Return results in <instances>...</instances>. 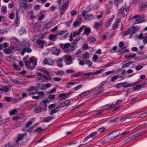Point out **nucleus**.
Wrapping results in <instances>:
<instances>
[{"label":"nucleus","instance_id":"1","mask_svg":"<svg viewBox=\"0 0 147 147\" xmlns=\"http://www.w3.org/2000/svg\"><path fill=\"white\" fill-rule=\"evenodd\" d=\"M70 46V44L69 43H67L65 44H60L59 45L60 47L63 49H65L64 51L65 53H68L69 51H73L75 48L74 46H71L70 48H67Z\"/></svg>","mask_w":147,"mask_h":147},{"label":"nucleus","instance_id":"2","mask_svg":"<svg viewBox=\"0 0 147 147\" xmlns=\"http://www.w3.org/2000/svg\"><path fill=\"white\" fill-rule=\"evenodd\" d=\"M134 85L132 83L127 84V82H124L117 84L115 87L117 88H120L121 86H123L125 88H126L131 86H133Z\"/></svg>","mask_w":147,"mask_h":147},{"label":"nucleus","instance_id":"3","mask_svg":"<svg viewBox=\"0 0 147 147\" xmlns=\"http://www.w3.org/2000/svg\"><path fill=\"white\" fill-rule=\"evenodd\" d=\"M129 9V7L125 5L119 11L118 14H122L123 16H124L125 15L124 11L126 12L128 11Z\"/></svg>","mask_w":147,"mask_h":147},{"label":"nucleus","instance_id":"4","mask_svg":"<svg viewBox=\"0 0 147 147\" xmlns=\"http://www.w3.org/2000/svg\"><path fill=\"white\" fill-rule=\"evenodd\" d=\"M69 3V1H67L65 4L60 7V12L61 16H62L65 11L67 8L68 6Z\"/></svg>","mask_w":147,"mask_h":147},{"label":"nucleus","instance_id":"5","mask_svg":"<svg viewBox=\"0 0 147 147\" xmlns=\"http://www.w3.org/2000/svg\"><path fill=\"white\" fill-rule=\"evenodd\" d=\"M15 49V47L13 46L12 47H10L7 49H5L3 50L4 53L7 54H9L12 53Z\"/></svg>","mask_w":147,"mask_h":147},{"label":"nucleus","instance_id":"6","mask_svg":"<svg viewBox=\"0 0 147 147\" xmlns=\"http://www.w3.org/2000/svg\"><path fill=\"white\" fill-rule=\"evenodd\" d=\"M119 133L118 132V131L116 130L108 134V137H109L111 139H112L117 136L119 135Z\"/></svg>","mask_w":147,"mask_h":147},{"label":"nucleus","instance_id":"7","mask_svg":"<svg viewBox=\"0 0 147 147\" xmlns=\"http://www.w3.org/2000/svg\"><path fill=\"white\" fill-rule=\"evenodd\" d=\"M54 63V61L50 58H45L43 61L44 64H46L48 65H53Z\"/></svg>","mask_w":147,"mask_h":147},{"label":"nucleus","instance_id":"8","mask_svg":"<svg viewBox=\"0 0 147 147\" xmlns=\"http://www.w3.org/2000/svg\"><path fill=\"white\" fill-rule=\"evenodd\" d=\"M52 52L53 54L56 55H59L61 52V50L57 49L56 47H53L52 49Z\"/></svg>","mask_w":147,"mask_h":147},{"label":"nucleus","instance_id":"9","mask_svg":"<svg viewBox=\"0 0 147 147\" xmlns=\"http://www.w3.org/2000/svg\"><path fill=\"white\" fill-rule=\"evenodd\" d=\"M65 59L64 57L62 58H59L57 60H56L55 61L57 63V65L60 67H62L63 65L62 63L63 61V59Z\"/></svg>","mask_w":147,"mask_h":147},{"label":"nucleus","instance_id":"10","mask_svg":"<svg viewBox=\"0 0 147 147\" xmlns=\"http://www.w3.org/2000/svg\"><path fill=\"white\" fill-rule=\"evenodd\" d=\"M71 103V101L69 100H66L65 102H62L60 104L58 108H61L67 105H69Z\"/></svg>","mask_w":147,"mask_h":147},{"label":"nucleus","instance_id":"11","mask_svg":"<svg viewBox=\"0 0 147 147\" xmlns=\"http://www.w3.org/2000/svg\"><path fill=\"white\" fill-rule=\"evenodd\" d=\"M29 7L28 4L26 3L20 2V8L23 9L24 10L27 9Z\"/></svg>","mask_w":147,"mask_h":147},{"label":"nucleus","instance_id":"12","mask_svg":"<svg viewBox=\"0 0 147 147\" xmlns=\"http://www.w3.org/2000/svg\"><path fill=\"white\" fill-rule=\"evenodd\" d=\"M85 26L81 27L79 30L78 31H75L73 33V36L74 37H76L77 35H79L80 34L81 32L82 31Z\"/></svg>","mask_w":147,"mask_h":147},{"label":"nucleus","instance_id":"13","mask_svg":"<svg viewBox=\"0 0 147 147\" xmlns=\"http://www.w3.org/2000/svg\"><path fill=\"white\" fill-rule=\"evenodd\" d=\"M32 50L29 48L25 47L22 51L21 52V54L22 55H23L25 52L28 53H30L32 52Z\"/></svg>","mask_w":147,"mask_h":147},{"label":"nucleus","instance_id":"14","mask_svg":"<svg viewBox=\"0 0 147 147\" xmlns=\"http://www.w3.org/2000/svg\"><path fill=\"white\" fill-rule=\"evenodd\" d=\"M98 89L93 93V95H97L98 94H100L103 92L105 89L103 87H101L99 88L98 87Z\"/></svg>","mask_w":147,"mask_h":147},{"label":"nucleus","instance_id":"15","mask_svg":"<svg viewBox=\"0 0 147 147\" xmlns=\"http://www.w3.org/2000/svg\"><path fill=\"white\" fill-rule=\"evenodd\" d=\"M39 90V88L36 86H31L29 87L27 90L29 91H38Z\"/></svg>","mask_w":147,"mask_h":147},{"label":"nucleus","instance_id":"16","mask_svg":"<svg viewBox=\"0 0 147 147\" xmlns=\"http://www.w3.org/2000/svg\"><path fill=\"white\" fill-rule=\"evenodd\" d=\"M57 35L58 34L56 35L53 34H50L49 36V39L52 41H55L57 38Z\"/></svg>","mask_w":147,"mask_h":147},{"label":"nucleus","instance_id":"17","mask_svg":"<svg viewBox=\"0 0 147 147\" xmlns=\"http://www.w3.org/2000/svg\"><path fill=\"white\" fill-rule=\"evenodd\" d=\"M26 134V133L19 134L18 136L17 140L16 141V142L22 140L23 138L24 137Z\"/></svg>","mask_w":147,"mask_h":147},{"label":"nucleus","instance_id":"18","mask_svg":"<svg viewBox=\"0 0 147 147\" xmlns=\"http://www.w3.org/2000/svg\"><path fill=\"white\" fill-rule=\"evenodd\" d=\"M50 100L49 99H46L44 101H42L40 103H42L43 102V103L44 104V106L45 107V108L43 109V110L44 111H45L47 109V103H48L50 102Z\"/></svg>","mask_w":147,"mask_h":147},{"label":"nucleus","instance_id":"19","mask_svg":"<svg viewBox=\"0 0 147 147\" xmlns=\"http://www.w3.org/2000/svg\"><path fill=\"white\" fill-rule=\"evenodd\" d=\"M29 61L32 63L34 67L37 64V59L35 58L34 59V58H30L29 59Z\"/></svg>","mask_w":147,"mask_h":147},{"label":"nucleus","instance_id":"20","mask_svg":"<svg viewBox=\"0 0 147 147\" xmlns=\"http://www.w3.org/2000/svg\"><path fill=\"white\" fill-rule=\"evenodd\" d=\"M128 50L126 49V48L124 47L121 49L120 50L118 51L117 52L119 55H122L125 52H128Z\"/></svg>","mask_w":147,"mask_h":147},{"label":"nucleus","instance_id":"21","mask_svg":"<svg viewBox=\"0 0 147 147\" xmlns=\"http://www.w3.org/2000/svg\"><path fill=\"white\" fill-rule=\"evenodd\" d=\"M25 65L27 67L28 69H32L34 68V67L31 66L30 62H29L28 61H25Z\"/></svg>","mask_w":147,"mask_h":147},{"label":"nucleus","instance_id":"22","mask_svg":"<svg viewBox=\"0 0 147 147\" xmlns=\"http://www.w3.org/2000/svg\"><path fill=\"white\" fill-rule=\"evenodd\" d=\"M82 20L81 18L79 19V21H76L73 23V25L74 27L78 26L81 23Z\"/></svg>","mask_w":147,"mask_h":147},{"label":"nucleus","instance_id":"23","mask_svg":"<svg viewBox=\"0 0 147 147\" xmlns=\"http://www.w3.org/2000/svg\"><path fill=\"white\" fill-rule=\"evenodd\" d=\"M126 63L123 64L122 66V68H124L126 67L129 66L130 65L134 63V61H126Z\"/></svg>","mask_w":147,"mask_h":147},{"label":"nucleus","instance_id":"24","mask_svg":"<svg viewBox=\"0 0 147 147\" xmlns=\"http://www.w3.org/2000/svg\"><path fill=\"white\" fill-rule=\"evenodd\" d=\"M44 80L45 81V82H47L51 80V77L50 75H48L47 76H43Z\"/></svg>","mask_w":147,"mask_h":147},{"label":"nucleus","instance_id":"25","mask_svg":"<svg viewBox=\"0 0 147 147\" xmlns=\"http://www.w3.org/2000/svg\"><path fill=\"white\" fill-rule=\"evenodd\" d=\"M36 44L37 45H44L45 43L44 40L38 39L36 42Z\"/></svg>","mask_w":147,"mask_h":147},{"label":"nucleus","instance_id":"26","mask_svg":"<svg viewBox=\"0 0 147 147\" xmlns=\"http://www.w3.org/2000/svg\"><path fill=\"white\" fill-rule=\"evenodd\" d=\"M37 87L38 88L39 90L40 89L41 90H44L45 89V84H41L40 83L37 84Z\"/></svg>","mask_w":147,"mask_h":147},{"label":"nucleus","instance_id":"27","mask_svg":"<svg viewBox=\"0 0 147 147\" xmlns=\"http://www.w3.org/2000/svg\"><path fill=\"white\" fill-rule=\"evenodd\" d=\"M93 17V15L92 14H90L84 17V19L86 21L89 20H90Z\"/></svg>","mask_w":147,"mask_h":147},{"label":"nucleus","instance_id":"28","mask_svg":"<svg viewBox=\"0 0 147 147\" xmlns=\"http://www.w3.org/2000/svg\"><path fill=\"white\" fill-rule=\"evenodd\" d=\"M90 29L88 27L85 28L84 30V33L86 35H88L90 32Z\"/></svg>","mask_w":147,"mask_h":147},{"label":"nucleus","instance_id":"29","mask_svg":"<svg viewBox=\"0 0 147 147\" xmlns=\"http://www.w3.org/2000/svg\"><path fill=\"white\" fill-rule=\"evenodd\" d=\"M90 91H85L84 92H83L82 93L80 94L78 96V97H81L82 96H85L87 94H89L90 92Z\"/></svg>","mask_w":147,"mask_h":147},{"label":"nucleus","instance_id":"30","mask_svg":"<svg viewBox=\"0 0 147 147\" xmlns=\"http://www.w3.org/2000/svg\"><path fill=\"white\" fill-rule=\"evenodd\" d=\"M85 64L86 65H88V67H90L92 65V62L89 60H86Z\"/></svg>","mask_w":147,"mask_h":147},{"label":"nucleus","instance_id":"31","mask_svg":"<svg viewBox=\"0 0 147 147\" xmlns=\"http://www.w3.org/2000/svg\"><path fill=\"white\" fill-rule=\"evenodd\" d=\"M102 22L99 21L98 22H96L94 25V27L96 29L98 28H99V26L101 25Z\"/></svg>","mask_w":147,"mask_h":147},{"label":"nucleus","instance_id":"32","mask_svg":"<svg viewBox=\"0 0 147 147\" xmlns=\"http://www.w3.org/2000/svg\"><path fill=\"white\" fill-rule=\"evenodd\" d=\"M10 89L9 86H5L4 87L2 88V91L7 92Z\"/></svg>","mask_w":147,"mask_h":147},{"label":"nucleus","instance_id":"33","mask_svg":"<svg viewBox=\"0 0 147 147\" xmlns=\"http://www.w3.org/2000/svg\"><path fill=\"white\" fill-rule=\"evenodd\" d=\"M140 136V134L139 132L136 133L134 135L131 136L130 137V138L131 139H134L135 138H137L139 136Z\"/></svg>","mask_w":147,"mask_h":147},{"label":"nucleus","instance_id":"34","mask_svg":"<svg viewBox=\"0 0 147 147\" xmlns=\"http://www.w3.org/2000/svg\"><path fill=\"white\" fill-rule=\"evenodd\" d=\"M97 132L94 131L88 135V136L90 138H91L95 136L97 134Z\"/></svg>","mask_w":147,"mask_h":147},{"label":"nucleus","instance_id":"35","mask_svg":"<svg viewBox=\"0 0 147 147\" xmlns=\"http://www.w3.org/2000/svg\"><path fill=\"white\" fill-rule=\"evenodd\" d=\"M57 109H54L50 111H49L50 115H52L53 113H57L58 111Z\"/></svg>","mask_w":147,"mask_h":147},{"label":"nucleus","instance_id":"36","mask_svg":"<svg viewBox=\"0 0 147 147\" xmlns=\"http://www.w3.org/2000/svg\"><path fill=\"white\" fill-rule=\"evenodd\" d=\"M82 74V73L80 72H79L77 73L74 74H72L71 77L72 78H74L75 77H78L80 75H81Z\"/></svg>","mask_w":147,"mask_h":147},{"label":"nucleus","instance_id":"37","mask_svg":"<svg viewBox=\"0 0 147 147\" xmlns=\"http://www.w3.org/2000/svg\"><path fill=\"white\" fill-rule=\"evenodd\" d=\"M104 70V69H101L97 70L95 72H93V75H94L95 74H98L102 72Z\"/></svg>","mask_w":147,"mask_h":147},{"label":"nucleus","instance_id":"38","mask_svg":"<svg viewBox=\"0 0 147 147\" xmlns=\"http://www.w3.org/2000/svg\"><path fill=\"white\" fill-rule=\"evenodd\" d=\"M54 118L51 117H48L46 118L43 121L45 122H49L51 119H53Z\"/></svg>","mask_w":147,"mask_h":147},{"label":"nucleus","instance_id":"39","mask_svg":"<svg viewBox=\"0 0 147 147\" xmlns=\"http://www.w3.org/2000/svg\"><path fill=\"white\" fill-rule=\"evenodd\" d=\"M108 82V81H104L101 82L100 84V86L98 87V88H100L101 87H102L103 86L105 85Z\"/></svg>","mask_w":147,"mask_h":147},{"label":"nucleus","instance_id":"40","mask_svg":"<svg viewBox=\"0 0 147 147\" xmlns=\"http://www.w3.org/2000/svg\"><path fill=\"white\" fill-rule=\"evenodd\" d=\"M1 11L4 13H6L7 12V7L5 6H2Z\"/></svg>","mask_w":147,"mask_h":147},{"label":"nucleus","instance_id":"41","mask_svg":"<svg viewBox=\"0 0 147 147\" xmlns=\"http://www.w3.org/2000/svg\"><path fill=\"white\" fill-rule=\"evenodd\" d=\"M37 94H38L39 96L40 97H42L44 95V93L41 91H37Z\"/></svg>","mask_w":147,"mask_h":147},{"label":"nucleus","instance_id":"42","mask_svg":"<svg viewBox=\"0 0 147 147\" xmlns=\"http://www.w3.org/2000/svg\"><path fill=\"white\" fill-rule=\"evenodd\" d=\"M111 139L109 137H108V134L106 136H105V137L104 139V140L106 142V143L109 142L110 140H111Z\"/></svg>","mask_w":147,"mask_h":147},{"label":"nucleus","instance_id":"43","mask_svg":"<svg viewBox=\"0 0 147 147\" xmlns=\"http://www.w3.org/2000/svg\"><path fill=\"white\" fill-rule=\"evenodd\" d=\"M14 68L17 70H20L21 69L19 65H18L16 64H14L13 65Z\"/></svg>","mask_w":147,"mask_h":147},{"label":"nucleus","instance_id":"44","mask_svg":"<svg viewBox=\"0 0 147 147\" xmlns=\"http://www.w3.org/2000/svg\"><path fill=\"white\" fill-rule=\"evenodd\" d=\"M128 30L129 31V34H133L136 33L135 30L132 28L129 29Z\"/></svg>","mask_w":147,"mask_h":147},{"label":"nucleus","instance_id":"45","mask_svg":"<svg viewBox=\"0 0 147 147\" xmlns=\"http://www.w3.org/2000/svg\"><path fill=\"white\" fill-rule=\"evenodd\" d=\"M142 85H143V86L144 85V84H140L139 85H137L136 86L134 87V88L135 90H137L139 88H141L142 87Z\"/></svg>","mask_w":147,"mask_h":147},{"label":"nucleus","instance_id":"46","mask_svg":"<svg viewBox=\"0 0 147 147\" xmlns=\"http://www.w3.org/2000/svg\"><path fill=\"white\" fill-rule=\"evenodd\" d=\"M64 57L65 58V59H64L65 60H66L68 61H71V57L70 56H67L66 57Z\"/></svg>","mask_w":147,"mask_h":147},{"label":"nucleus","instance_id":"47","mask_svg":"<svg viewBox=\"0 0 147 147\" xmlns=\"http://www.w3.org/2000/svg\"><path fill=\"white\" fill-rule=\"evenodd\" d=\"M139 17L140 20L139 21L140 22V23L144 21L145 19L144 15L140 16Z\"/></svg>","mask_w":147,"mask_h":147},{"label":"nucleus","instance_id":"48","mask_svg":"<svg viewBox=\"0 0 147 147\" xmlns=\"http://www.w3.org/2000/svg\"><path fill=\"white\" fill-rule=\"evenodd\" d=\"M119 77V75L115 76L112 78L111 80L112 81H114L116 80Z\"/></svg>","mask_w":147,"mask_h":147},{"label":"nucleus","instance_id":"49","mask_svg":"<svg viewBox=\"0 0 147 147\" xmlns=\"http://www.w3.org/2000/svg\"><path fill=\"white\" fill-rule=\"evenodd\" d=\"M39 109H36L34 110V112L36 113H39L40 112L42 109V107H40Z\"/></svg>","mask_w":147,"mask_h":147},{"label":"nucleus","instance_id":"50","mask_svg":"<svg viewBox=\"0 0 147 147\" xmlns=\"http://www.w3.org/2000/svg\"><path fill=\"white\" fill-rule=\"evenodd\" d=\"M118 119V118H114L111 120H110L109 121L110 123H114L117 121Z\"/></svg>","mask_w":147,"mask_h":147},{"label":"nucleus","instance_id":"51","mask_svg":"<svg viewBox=\"0 0 147 147\" xmlns=\"http://www.w3.org/2000/svg\"><path fill=\"white\" fill-rule=\"evenodd\" d=\"M71 14L72 16H73L76 15L77 14V12L76 10H73L71 11Z\"/></svg>","mask_w":147,"mask_h":147},{"label":"nucleus","instance_id":"52","mask_svg":"<svg viewBox=\"0 0 147 147\" xmlns=\"http://www.w3.org/2000/svg\"><path fill=\"white\" fill-rule=\"evenodd\" d=\"M40 7V5H36L34 6V9L35 10H37L39 9Z\"/></svg>","mask_w":147,"mask_h":147},{"label":"nucleus","instance_id":"53","mask_svg":"<svg viewBox=\"0 0 147 147\" xmlns=\"http://www.w3.org/2000/svg\"><path fill=\"white\" fill-rule=\"evenodd\" d=\"M118 26V24H117V23H115L113 25V29L115 30V29H116Z\"/></svg>","mask_w":147,"mask_h":147},{"label":"nucleus","instance_id":"54","mask_svg":"<svg viewBox=\"0 0 147 147\" xmlns=\"http://www.w3.org/2000/svg\"><path fill=\"white\" fill-rule=\"evenodd\" d=\"M90 9L89 10H88V11L84 10L83 11L82 13V16L83 17H85L86 14L88 13V11H90Z\"/></svg>","mask_w":147,"mask_h":147},{"label":"nucleus","instance_id":"55","mask_svg":"<svg viewBox=\"0 0 147 147\" xmlns=\"http://www.w3.org/2000/svg\"><path fill=\"white\" fill-rule=\"evenodd\" d=\"M117 46H114L110 50L111 51L112 53H114L115 52L116 50L117 49Z\"/></svg>","mask_w":147,"mask_h":147},{"label":"nucleus","instance_id":"56","mask_svg":"<svg viewBox=\"0 0 147 147\" xmlns=\"http://www.w3.org/2000/svg\"><path fill=\"white\" fill-rule=\"evenodd\" d=\"M17 112V111L14 109L10 112V114L11 115H13Z\"/></svg>","mask_w":147,"mask_h":147},{"label":"nucleus","instance_id":"57","mask_svg":"<svg viewBox=\"0 0 147 147\" xmlns=\"http://www.w3.org/2000/svg\"><path fill=\"white\" fill-rule=\"evenodd\" d=\"M32 123V122L31 121H29L26 124V127H28L30 125H31Z\"/></svg>","mask_w":147,"mask_h":147},{"label":"nucleus","instance_id":"58","mask_svg":"<svg viewBox=\"0 0 147 147\" xmlns=\"http://www.w3.org/2000/svg\"><path fill=\"white\" fill-rule=\"evenodd\" d=\"M55 95L49 94L48 96V98L51 99H53L55 98Z\"/></svg>","mask_w":147,"mask_h":147},{"label":"nucleus","instance_id":"59","mask_svg":"<svg viewBox=\"0 0 147 147\" xmlns=\"http://www.w3.org/2000/svg\"><path fill=\"white\" fill-rule=\"evenodd\" d=\"M64 73V72L62 70H59V71H58L57 72L56 74L57 75L60 74V75H63Z\"/></svg>","mask_w":147,"mask_h":147},{"label":"nucleus","instance_id":"60","mask_svg":"<svg viewBox=\"0 0 147 147\" xmlns=\"http://www.w3.org/2000/svg\"><path fill=\"white\" fill-rule=\"evenodd\" d=\"M143 42L145 44H146L147 43V36H144L143 38Z\"/></svg>","mask_w":147,"mask_h":147},{"label":"nucleus","instance_id":"61","mask_svg":"<svg viewBox=\"0 0 147 147\" xmlns=\"http://www.w3.org/2000/svg\"><path fill=\"white\" fill-rule=\"evenodd\" d=\"M25 31L26 30L24 28H22L20 31V34H22L25 33Z\"/></svg>","mask_w":147,"mask_h":147},{"label":"nucleus","instance_id":"62","mask_svg":"<svg viewBox=\"0 0 147 147\" xmlns=\"http://www.w3.org/2000/svg\"><path fill=\"white\" fill-rule=\"evenodd\" d=\"M53 80L55 81L59 82L61 80V79L59 78L55 77L53 78Z\"/></svg>","mask_w":147,"mask_h":147},{"label":"nucleus","instance_id":"63","mask_svg":"<svg viewBox=\"0 0 147 147\" xmlns=\"http://www.w3.org/2000/svg\"><path fill=\"white\" fill-rule=\"evenodd\" d=\"M5 100L7 102H9L11 100V98L10 97L6 96L5 98Z\"/></svg>","mask_w":147,"mask_h":147},{"label":"nucleus","instance_id":"64","mask_svg":"<svg viewBox=\"0 0 147 147\" xmlns=\"http://www.w3.org/2000/svg\"><path fill=\"white\" fill-rule=\"evenodd\" d=\"M143 68V66L141 65H139L137 66L136 67V69L137 70H139Z\"/></svg>","mask_w":147,"mask_h":147}]
</instances>
